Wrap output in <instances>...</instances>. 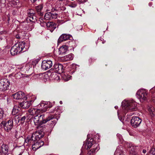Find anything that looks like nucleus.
I'll return each instance as SVG.
<instances>
[{
  "mask_svg": "<svg viewBox=\"0 0 155 155\" xmlns=\"http://www.w3.org/2000/svg\"><path fill=\"white\" fill-rule=\"evenodd\" d=\"M45 115L41 114L40 113L36 114L34 118V122L35 124L38 126H40L42 124H45L44 122Z\"/></svg>",
  "mask_w": 155,
  "mask_h": 155,
  "instance_id": "5",
  "label": "nucleus"
},
{
  "mask_svg": "<svg viewBox=\"0 0 155 155\" xmlns=\"http://www.w3.org/2000/svg\"><path fill=\"white\" fill-rule=\"evenodd\" d=\"M34 61H35H35H32V63H33Z\"/></svg>",
  "mask_w": 155,
  "mask_h": 155,
  "instance_id": "54",
  "label": "nucleus"
},
{
  "mask_svg": "<svg viewBox=\"0 0 155 155\" xmlns=\"http://www.w3.org/2000/svg\"><path fill=\"white\" fill-rule=\"evenodd\" d=\"M12 97L13 98L16 100L23 99L26 100L28 99V96L21 91L17 92L12 94Z\"/></svg>",
  "mask_w": 155,
  "mask_h": 155,
  "instance_id": "8",
  "label": "nucleus"
},
{
  "mask_svg": "<svg viewBox=\"0 0 155 155\" xmlns=\"http://www.w3.org/2000/svg\"><path fill=\"white\" fill-rule=\"evenodd\" d=\"M54 76L55 77V79H58L59 78V77H58L57 75L56 74H55Z\"/></svg>",
  "mask_w": 155,
  "mask_h": 155,
  "instance_id": "44",
  "label": "nucleus"
},
{
  "mask_svg": "<svg viewBox=\"0 0 155 155\" xmlns=\"http://www.w3.org/2000/svg\"><path fill=\"white\" fill-rule=\"evenodd\" d=\"M45 116H47V117L46 119L44 118V122L45 124L48 121L51 120L52 123L51 124L52 125L55 124L58 119L54 118V116L51 114L48 113H46Z\"/></svg>",
  "mask_w": 155,
  "mask_h": 155,
  "instance_id": "10",
  "label": "nucleus"
},
{
  "mask_svg": "<svg viewBox=\"0 0 155 155\" xmlns=\"http://www.w3.org/2000/svg\"><path fill=\"white\" fill-rule=\"evenodd\" d=\"M47 27L52 32L56 28V24L53 22L49 21L47 23Z\"/></svg>",
  "mask_w": 155,
  "mask_h": 155,
  "instance_id": "22",
  "label": "nucleus"
},
{
  "mask_svg": "<svg viewBox=\"0 0 155 155\" xmlns=\"http://www.w3.org/2000/svg\"><path fill=\"white\" fill-rule=\"evenodd\" d=\"M150 91L152 94V101L155 103V87L150 89Z\"/></svg>",
  "mask_w": 155,
  "mask_h": 155,
  "instance_id": "26",
  "label": "nucleus"
},
{
  "mask_svg": "<svg viewBox=\"0 0 155 155\" xmlns=\"http://www.w3.org/2000/svg\"><path fill=\"white\" fill-rule=\"evenodd\" d=\"M52 65V61L50 60H44L42 63L41 68L44 70H47L50 68Z\"/></svg>",
  "mask_w": 155,
  "mask_h": 155,
  "instance_id": "11",
  "label": "nucleus"
},
{
  "mask_svg": "<svg viewBox=\"0 0 155 155\" xmlns=\"http://www.w3.org/2000/svg\"><path fill=\"white\" fill-rule=\"evenodd\" d=\"M54 75V74H52V76H53Z\"/></svg>",
  "mask_w": 155,
  "mask_h": 155,
  "instance_id": "56",
  "label": "nucleus"
},
{
  "mask_svg": "<svg viewBox=\"0 0 155 155\" xmlns=\"http://www.w3.org/2000/svg\"><path fill=\"white\" fill-rule=\"evenodd\" d=\"M137 105V103L133 100H124L122 102V106L123 109L127 111H134Z\"/></svg>",
  "mask_w": 155,
  "mask_h": 155,
  "instance_id": "3",
  "label": "nucleus"
},
{
  "mask_svg": "<svg viewBox=\"0 0 155 155\" xmlns=\"http://www.w3.org/2000/svg\"><path fill=\"white\" fill-rule=\"evenodd\" d=\"M38 140H36L35 142H34L32 144V147L33 150H36L37 149L42 146L44 144L43 142L41 141H40L39 142H37Z\"/></svg>",
  "mask_w": 155,
  "mask_h": 155,
  "instance_id": "15",
  "label": "nucleus"
},
{
  "mask_svg": "<svg viewBox=\"0 0 155 155\" xmlns=\"http://www.w3.org/2000/svg\"><path fill=\"white\" fill-rule=\"evenodd\" d=\"M25 119L26 117L25 116H24L22 117L20 119L21 122V123H23L24 122Z\"/></svg>",
  "mask_w": 155,
  "mask_h": 155,
  "instance_id": "40",
  "label": "nucleus"
},
{
  "mask_svg": "<svg viewBox=\"0 0 155 155\" xmlns=\"http://www.w3.org/2000/svg\"><path fill=\"white\" fill-rule=\"evenodd\" d=\"M33 102V100H30L29 101H23L19 104L20 107L24 109H27L31 105L32 103Z\"/></svg>",
  "mask_w": 155,
  "mask_h": 155,
  "instance_id": "16",
  "label": "nucleus"
},
{
  "mask_svg": "<svg viewBox=\"0 0 155 155\" xmlns=\"http://www.w3.org/2000/svg\"><path fill=\"white\" fill-rule=\"evenodd\" d=\"M73 58L74 55L72 54H70L64 56V60L66 61L72 60L73 59Z\"/></svg>",
  "mask_w": 155,
  "mask_h": 155,
  "instance_id": "23",
  "label": "nucleus"
},
{
  "mask_svg": "<svg viewBox=\"0 0 155 155\" xmlns=\"http://www.w3.org/2000/svg\"><path fill=\"white\" fill-rule=\"evenodd\" d=\"M141 122V119L137 117H133L130 121L131 125L134 128L139 126Z\"/></svg>",
  "mask_w": 155,
  "mask_h": 155,
  "instance_id": "9",
  "label": "nucleus"
},
{
  "mask_svg": "<svg viewBox=\"0 0 155 155\" xmlns=\"http://www.w3.org/2000/svg\"><path fill=\"white\" fill-rule=\"evenodd\" d=\"M31 1H32L33 2H35L37 0H31Z\"/></svg>",
  "mask_w": 155,
  "mask_h": 155,
  "instance_id": "47",
  "label": "nucleus"
},
{
  "mask_svg": "<svg viewBox=\"0 0 155 155\" xmlns=\"http://www.w3.org/2000/svg\"><path fill=\"white\" fill-rule=\"evenodd\" d=\"M114 107L116 109H117L118 108V107L117 106H115Z\"/></svg>",
  "mask_w": 155,
  "mask_h": 155,
  "instance_id": "52",
  "label": "nucleus"
},
{
  "mask_svg": "<svg viewBox=\"0 0 155 155\" xmlns=\"http://www.w3.org/2000/svg\"><path fill=\"white\" fill-rule=\"evenodd\" d=\"M59 1H62L63 0H59Z\"/></svg>",
  "mask_w": 155,
  "mask_h": 155,
  "instance_id": "57",
  "label": "nucleus"
},
{
  "mask_svg": "<svg viewBox=\"0 0 155 155\" xmlns=\"http://www.w3.org/2000/svg\"><path fill=\"white\" fill-rule=\"evenodd\" d=\"M42 8V6L41 5H39L36 7V9L37 11L40 12Z\"/></svg>",
  "mask_w": 155,
  "mask_h": 155,
  "instance_id": "36",
  "label": "nucleus"
},
{
  "mask_svg": "<svg viewBox=\"0 0 155 155\" xmlns=\"http://www.w3.org/2000/svg\"><path fill=\"white\" fill-rule=\"evenodd\" d=\"M28 18L30 21L33 22H35L37 20V17L36 14L32 15L31 16H28Z\"/></svg>",
  "mask_w": 155,
  "mask_h": 155,
  "instance_id": "28",
  "label": "nucleus"
},
{
  "mask_svg": "<svg viewBox=\"0 0 155 155\" xmlns=\"http://www.w3.org/2000/svg\"><path fill=\"white\" fill-rule=\"evenodd\" d=\"M40 24L41 26L44 27L46 25L47 26V23L46 22L44 21L42 19H41V20H40Z\"/></svg>",
  "mask_w": 155,
  "mask_h": 155,
  "instance_id": "34",
  "label": "nucleus"
},
{
  "mask_svg": "<svg viewBox=\"0 0 155 155\" xmlns=\"http://www.w3.org/2000/svg\"><path fill=\"white\" fill-rule=\"evenodd\" d=\"M40 16H42V15H43V14L42 13H41V12H40Z\"/></svg>",
  "mask_w": 155,
  "mask_h": 155,
  "instance_id": "49",
  "label": "nucleus"
},
{
  "mask_svg": "<svg viewBox=\"0 0 155 155\" xmlns=\"http://www.w3.org/2000/svg\"><path fill=\"white\" fill-rule=\"evenodd\" d=\"M43 136L42 135L40 134L39 132H36L35 134H32L31 136H28L25 139L24 144H25L27 143L26 145L33 144L34 142H35L36 140H39Z\"/></svg>",
  "mask_w": 155,
  "mask_h": 155,
  "instance_id": "2",
  "label": "nucleus"
},
{
  "mask_svg": "<svg viewBox=\"0 0 155 155\" xmlns=\"http://www.w3.org/2000/svg\"><path fill=\"white\" fill-rule=\"evenodd\" d=\"M152 150L154 151L155 152V148L152 149Z\"/></svg>",
  "mask_w": 155,
  "mask_h": 155,
  "instance_id": "48",
  "label": "nucleus"
},
{
  "mask_svg": "<svg viewBox=\"0 0 155 155\" xmlns=\"http://www.w3.org/2000/svg\"><path fill=\"white\" fill-rule=\"evenodd\" d=\"M28 16H31L32 15H35V12L32 9H30L28 11Z\"/></svg>",
  "mask_w": 155,
  "mask_h": 155,
  "instance_id": "29",
  "label": "nucleus"
},
{
  "mask_svg": "<svg viewBox=\"0 0 155 155\" xmlns=\"http://www.w3.org/2000/svg\"><path fill=\"white\" fill-rule=\"evenodd\" d=\"M120 135L119 134H117V136H119Z\"/></svg>",
  "mask_w": 155,
  "mask_h": 155,
  "instance_id": "53",
  "label": "nucleus"
},
{
  "mask_svg": "<svg viewBox=\"0 0 155 155\" xmlns=\"http://www.w3.org/2000/svg\"><path fill=\"white\" fill-rule=\"evenodd\" d=\"M42 75L43 79H47L48 78V75L46 74H43Z\"/></svg>",
  "mask_w": 155,
  "mask_h": 155,
  "instance_id": "39",
  "label": "nucleus"
},
{
  "mask_svg": "<svg viewBox=\"0 0 155 155\" xmlns=\"http://www.w3.org/2000/svg\"><path fill=\"white\" fill-rule=\"evenodd\" d=\"M93 147L94 148L88 151L87 155H94L95 152L99 149V144L97 143H95Z\"/></svg>",
  "mask_w": 155,
  "mask_h": 155,
  "instance_id": "20",
  "label": "nucleus"
},
{
  "mask_svg": "<svg viewBox=\"0 0 155 155\" xmlns=\"http://www.w3.org/2000/svg\"><path fill=\"white\" fill-rule=\"evenodd\" d=\"M114 155H124L122 154L121 151L119 149L117 148L115 153Z\"/></svg>",
  "mask_w": 155,
  "mask_h": 155,
  "instance_id": "32",
  "label": "nucleus"
},
{
  "mask_svg": "<svg viewBox=\"0 0 155 155\" xmlns=\"http://www.w3.org/2000/svg\"><path fill=\"white\" fill-rule=\"evenodd\" d=\"M69 46L74 48L76 46L75 42L73 41H71L68 42Z\"/></svg>",
  "mask_w": 155,
  "mask_h": 155,
  "instance_id": "30",
  "label": "nucleus"
},
{
  "mask_svg": "<svg viewBox=\"0 0 155 155\" xmlns=\"http://www.w3.org/2000/svg\"><path fill=\"white\" fill-rule=\"evenodd\" d=\"M20 110V109L19 107L17 106H14L12 114L13 115H15L19 112Z\"/></svg>",
  "mask_w": 155,
  "mask_h": 155,
  "instance_id": "27",
  "label": "nucleus"
},
{
  "mask_svg": "<svg viewBox=\"0 0 155 155\" xmlns=\"http://www.w3.org/2000/svg\"><path fill=\"white\" fill-rule=\"evenodd\" d=\"M71 38H72V37L71 35L63 34L59 37L58 40V42H61L70 39Z\"/></svg>",
  "mask_w": 155,
  "mask_h": 155,
  "instance_id": "14",
  "label": "nucleus"
},
{
  "mask_svg": "<svg viewBox=\"0 0 155 155\" xmlns=\"http://www.w3.org/2000/svg\"><path fill=\"white\" fill-rule=\"evenodd\" d=\"M15 37L17 39H19L21 38V36L20 35V34H18L16 35Z\"/></svg>",
  "mask_w": 155,
  "mask_h": 155,
  "instance_id": "43",
  "label": "nucleus"
},
{
  "mask_svg": "<svg viewBox=\"0 0 155 155\" xmlns=\"http://www.w3.org/2000/svg\"><path fill=\"white\" fill-rule=\"evenodd\" d=\"M71 76L67 74H63L62 75V79L65 81H68L71 79Z\"/></svg>",
  "mask_w": 155,
  "mask_h": 155,
  "instance_id": "25",
  "label": "nucleus"
},
{
  "mask_svg": "<svg viewBox=\"0 0 155 155\" xmlns=\"http://www.w3.org/2000/svg\"><path fill=\"white\" fill-rule=\"evenodd\" d=\"M34 27L33 26V25H32L30 27H29V28H28L27 29V30H28V31H31L33 28Z\"/></svg>",
  "mask_w": 155,
  "mask_h": 155,
  "instance_id": "42",
  "label": "nucleus"
},
{
  "mask_svg": "<svg viewBox=\"0 0 155 155\" xmlns=\"http://www.w3.org/2000/svg\"><path fill=\"white\" fill-rule=\"evenodd\" d=\"M34 65H32L31 64H27L25 66V68L26 69H28V68H29L28 70H29L30 68H32V67L33 68L34 67Z\"/></svg>",
  "mask_w": 155,
  "mask_h": 155,
  "instance_id": "38",
  "label": "nucleus"
},
{
  "mask_svg": "<svg viewBox=\"0 0 155 155\" xmlns=\"http://www.w3.org/2000/svg\"><path fill=\"white\" fill-rule=\"evenodd\" d=\"M137 97L141 102L146 101L148 97L147 91L144 89L139 90L137 93Z\"/></svg>",
  "mask_w": 155,
  "mask_h": 155,
  "instance_id": "4",
  "label": "nucleus"
},
{
  "mask_svg": "<svg viewBox=\"0 0 155 155\" xmlns=\"http://www.w3.org/2000/svg\"><path fill=\"white\" fill-rule=\"evenodd\" d=\"M94 144H95L94 145ZM94 145L93 140L92 138H89L87 140L86 145H84V144L83 146L82 147V148H84V147H85V148H86L87 150H88V149H89L91 148L92 145Z\"/></svg>",
  "mask_w": 155,
  "mask_h": 155,
  "instance_id": "19",
  "label": "nucleus"
},
{
  "mask_svg": "<svg viewBox=\"0 0 155 155\" xmlns=\"http://www.w3.org/2000/svg\"><path fill=\"white\" fill-rule=\"evenodd\" d=\"M69 6L71 8H75L77 6V2H73V3L70 4L69 5Z\"/></svg>",
  "mask_w": 155,
  "mask_h": 155,
  "instance_id": "35",
  "label": "nucleus"
},
{
  "mask_svg": "<svg viewBox=\"0 0 155 155\" xmlns=\"http://www.w3.org/2000/svg\"><path fill=\"white\" fill-rule=\"evenodd\" d=\"M147 151L146 149H143L142 151V153L143 154H145L146 153Z\"/></svg>",
  "mask_w": 155,
  "mask_h": 155,
  "instance_id": "45",
  "label": "nucleus"
},
{
  "mask_svg": "<svg viewBox=\"0 0 155 155\" xmlns=\"http://www.w3.org/2000/svg\"><path fill=\"white\" fill-rule=\"evenodd\" d=\"M41 112V109H36L35 108H32L28 110L29 114L31 115L35 116L38 113H40Z\"/></svg>",
  "mask_w": 155,
  "mask_h": 155,
  "instance_id": "21",
  "label": "nucleus"
},
{
  "mask_svg": "<svg viewBox=\"0 0 155 155\" xmlns=\"http://www.w3.org/2000/svg\"><path fill=\"white\" fill-rule=\"evenodd\" d=\"M23 148V146H20L19 147V149L20 148Z\"/></svg>",
  "mask_w": 155,
  "mask_h": 155,
  "instance_id": "46",
  "label": "nucleus"
},
{
  "mask_svg": "<svg viewBox=\"0 0 155 155\" xmlns=\"http://www.w3.org/2000/svg\"><path fill=\"white\" fill-rule=\"evenodd\" d=\"M54 71L58 74L63 72L64 68L62 65L60 64H55L54 65Z\"/></svg>",
  "mask_w": 155,
  "mask_h": 155,
  "instance_id": "13",
  "label": "nucleus"
},
{
  "mask_svg": "<svg viewBox=\"0 0 155 155\" xmlns=\"http://www.w3.org/2000/svg\"><path fill=\"white\" fill-rule=\"evenodd\" d=\"M60 104H62V102L61 101H60L59 102Z\"/></svg>",
  "mask_w": 155,
  "mask_h": 155,
  "instance_id": "51",
  "label": "nucleus"
},
{
  "mask_svg": "<svg viewBox=\"0 0 155 155\" xmlns=\"http://www.w3.org/2000/svg\"><path fill=\"white\" fill-rule=\"evenodd\" d=\"M10 84L9 81L6 78L0 80V91L7 90Z\"/></svg>",
  "mask_w": 155,
  "mask_h": 155,
  "instance_id": "6",
  "label": "nucleus"
},
{
  "mask_svg": "<svg viewBox=\"0 0 155 155\" xmlns=\"http://www.w3.org/2000/svg\"><path fill=\"white\" fill-rule=\"evenodd\" d=\"M0 124L1 126L4 127L5 130L8 132L13 127V121L11 120H10L6 122L4 121H3Z\"/></svg>",
  "mask_w": 155,
  "mask_h": 155,
  "instance_id": "7",
  "label": "nucleus"
},
{
  "mask_svg": "<svg viewBox=\"0 0 155 155\" xmlns=\"http://www.w3.org/2000/svg\"><path fill=\"white\" fill-rule=\"evenodd\" d=\"M126 146L128 147L131 148V147H133L132 146V144L131 143H127L126 145Z\"/></svg>",
  "mask_w": 155,
  "mask_h": 155,
  "instance_id": "41",
  "label": "nucleus"
},
{
  "mask_svg": "<svg viewBox=\"0 0 155 155\" xmlns=\"http://www.w3.org/2000/svg\"><path fill=\"white\" fill-rule=\"evenodd\" d=\"M4 111L2 109L0 108V119L3 117Z\"/></svg>",
  "mask_w": 155,
  "mask_h": 155,
  "instance_id": "37",
  "label": "nucleus"
},
{
  "mask_svg": "<svg viewBox=\"0 0 155 155\" xmlns=\"http://www.w3.org/2000/svg\"><path fill=\"white\" fill-rule=\"evenodd\" d=\"M46 101H42L41 102L40 104L39 105L40 106V107H41V111H42L43 112H45L46 111V103H45Z\"/></svg>",
  "mask_w": 155,
  "mask_h": 155,
  "instance_id": "24",
  "label": "nucleus"
},
{
  "mask_svg": "<svg viewBox=\"0 0 155 155\" xmlns=\"http://www.w3.org/2000/svg\"><path fill=\"white\" fill-rule=\"evenodd\" d=\"M22 153H23V151H22L21 152H20V153L18 155H21V154Z\"/></svg>",
  "mask_w": 155,
  "mask_h": 155,
  "instance_id": "50",
  "label": "nucleus"
},
{
  "mask_svg": "<svg viewBox=\"0 0 155 155\" xmlns=\"http://www.w3.org/2000/svg\"><path fill=\"white\" fill-rule=\"evenodd\" d=\"M45 103H46V111L48 108L51 107L53 106V104L51 103L50 102L48 101H46V102H45Z\"/></svg>",
  "mask_w": 155,
  "mask_h": 155,
  "instance_id": "31",
  "label": "nucleus"
},
{
  "mask_svg": "<svg viewBox=\"0 0 155 155\" xmlns=\"http://www.w3.org/2000/svg\"><path fill=\"white\" fill-rule=\"evenodd\" d=\"M8 147L5 144H3L1 146V149L0 151V155H5L8 154Z\"/></svg>",
  "mask_w": 155,
  "mask_h": 155,
  "instance_id": "17",
  "label": "nucleus"
},
{
  "mask_svg": "<svg viewBox=\"0 0 155 155\" xmlns=\"http://www.w3.org/2000/svg\"><path fill=\"white\" fill-rule=\"evenodd\" d=\"M68 47L66 45H63L60 47L58 49L59 54L62 55L65 54L68 51Z\"/></svg>",
  "mask_w": 155,
  "mask_h": 155,
  "instance_id": "18",
  "label": "nucleus"
},
{
  "mask_svg": "<svg viewBox=\"0 0 155 155\" xmlns=\"http://www.w3.org/2000/svg\"><path fill=\"white\" fill-rule=\"evenodd\" d=\"M58 17V14L56 13L47 12L44 15V20H50L53 19H56Z\"/></svg>",
  "mask_w": 155,
  "mask_h": 155,
  "instance_id": "12",
  "label": "nucleus"
},
{
  "mask_svg": "<svg viewBox=\"0 0 155 155\" xmlns=\"http://www.w3.org/2000/svg\"><path fill=\"white\" fill-rule=\"evenodd\" d=\"M15 77L17 79H18L21 78V74L20 72H17L15 73L14 75Z\"/></svg>",
  "mask_w": 155,
  "mask_h": 155,
  "instance_id": "33",
  "label": "nucleus"
},
{
  "mask_svg": "<svg viewBox=\"0 0 155 155\" xmlns=\"http://www.w3.org/2000/svg\"><path fill=\"white\" fill-rule=\"evenodd\" d=\"M25 43L24 42H20L14 45L10 50V53L12 55H15L26 51L27 49L25 48Z\"/></svg>",
  "mask_w": 155,
  "mask_h": 155,
  "instance_id": "1",
  "label": "nucleus"
},
{
  "mask_svg": "<svg viewBox=\"0 0 155 155\" xmlns=\"http://www.w3.org/2000/svg\"><path fill=\"white\" fill-rule=\"evenodd\" d=\"M152 153L153 154H155V153Z\"/></svg>",
  "mask_w": 155,
  "mask_h": 155,
  "instance_id": "55",
  "label": "nucleus"
}]
</instances>
